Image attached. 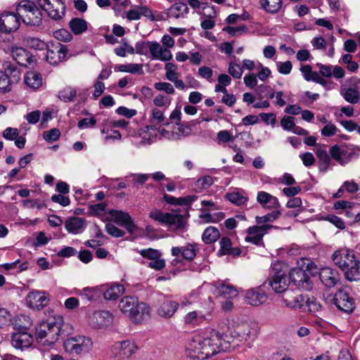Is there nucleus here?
Returning a JSON list of instances; mask_svg holds the SVG:
<instances>
[{
  "instance_id": "obj_1",
  "label": "nucleus",
  "mask_w": 360,
  "mask_h": 360,
  "mask_svg": "<svg viewBox=\"0 0 360 360\" xmlns=\"http://www.w3.org/2000/svg\"><path fill=\"white\" fill-rule=\"evenodd\" d=\"M230 342L224 333L212 330L209 333L194 336L187 346V352L191 359L205 360L220 352L231 351L233 345Z\"/></svg>"
},
{
  "instance_id": "obj_2",
  "label": "nucleus",
  "mask_w": 360,
  "mask_h": 360,
  "mask_svg": "<svg viewBox=\"0 0 360 360\" xmlns=\"http://www.w3.org/2000/svg\"><path fill=\"white\" fill-rule=\"evenodd\" d=\"M121 312L134 323H140L150 314V307L134 296H125L119 302Z\"/></svg>"
},
{
  "instance_id": "obj_3",
  "label": "nucleus",
  "mask_w": 360,
  "mask_h": 360,
  "mask_svg": "<svg viewBox=\"0 0 360 360\" xmlns=\"http://www.w3.org/2000/svg\"><path fill=\"white\" fill-rule=\"evenodd\" d=\"M259 333V328L256 323L244 322L238 323L233 331L229 335L224 334L226 340H229L233 345L231 350L240 345H251L257 338Z\"/></svg>"
},
{
  "instance_id": "obj_4",
  "label": "nucleus",
  "mask_w": 360,
  "mask_h": 360,
  "mask_svg": "<svg viewBox=\"0 0 360 360\" xmlns=\"http://www.w3.org/2000/svg\"><path fill=\"white\" fill-rule=\"evenodd\" d=\"M332 259L342 271H345V276L349 281H355L359 278V261L352 251L347 249H342L335 251L332 255Z\"/></svg>"
},
{
  "instance_id": "obj_5",
  "label": "nucleus",
  "mask_w": 360,
  "mask_h": 360,
  "mask_svg": "<svg viewBox=\"0 0 360 360\" xmlns=\"http://www.w3.org/2000/svg\"><path fill=\"white\" fill-rule=\"evenodd\" d=\"M60 330V321H43L36 328V340L43 346L51 347L58 340Z\"/></svg>"
},
{
  "instance_id": "obj_6",
  "label": "nucleus",
  "mask_w": 360,
  "mask_h": 360,
  "mask_svg": "<svg viewBox=\"0 0 360 360\" xmlns=\"http://www.w3.org/2000/svg\"><path fill=\"white\" fill-rule=\"evenodd\" d=\"M274 274L269 278L267 283L276 293L284 294L288 290L290 284L288 267L282 262H276L273 265Z\"/></svg>"
},
{
  "instance_id": "obj_7",
  "label": "nucleus",
  "mask_w": 360,
  "mask_h": 360,
  "mask_svg": "<svg viewBox=\"0 0 360 360\" xmlns=\"http://www.w3.org/2000/svg\"><path fill=\"white\" fill-rule=\"evenodd\" d=\"M16 11L25 24L38 26L41 23V13L34 2L22 0L17 6Z\"/></svg>"
},
{
  "instance_id": "obj_8",
  "label": "nucleus",
  "mask_w": 360,
  "mask_h": 360,
  "mask_svg": "<svg viewBox=\"0 0 360 360\" xmlns=\"http://www.w3.org/2000/svg\"><path fill=\"white\" fill-rule=\"evenodd\" d=\"M331 158L342 166L350 162L360 155V147L354 145H334L330 148Z\"/></svg>"
},
{
  "instance_id": "obj_9",
  "label": "nucleus",
  "mask_w": 360,
  "mask_h": 360,
  "mask_svg": "<svg viewBox=\"0 0 360 360\" xmlns=\"http://www.w3.org/2000/svg\"><path fill=\"white\" fill-rule=\"evenodd\" d=\"M90 338L77 335L68 338L63 343L65 350L72 355L88 352L92 347Z\"/></svg>"
},
{
  "instance_id": "obj_10",
  "label": "nucleus",
  "mask_w": 360,
  "mask_h": 360,
  "mask_svg": "<svg viewBox=\"0 0 360 360\" xmlns=\"http://www.w3.org/2000/svg\"><path fill=\"white\" fill-rule=\"evenodd\" d=\"M38 4L54 20H61L65 14V6L61 0H38Z\"/></svg>"
},
{
  "instance_id": "obj_11",
  "label": "nucleus",
  "mask_w": 360,
  "mask_h": 360,
  "mask_svg": "<svg viewBox=\"0 0 360 360\" xmlns=\"http://www.w3.org/2000/svg\"><path fill=\"white\" fill-rule=\"evenodd\" d=\"M347 82L350 86L341 85L340 94L347 103L355 104L360 98V78L351 77Z\"/></svg>"
},
{
  "instance_id": "obj_12",
  "label": "nucleus",
  "mask_w": 360,
  "mask_h": 360,
  "mask_svg": "<svg viewBox=\"0 0 360 360\" xmlns=\"http://www.w3.org/2000/svg\"><path fill=\"white\" fill-rule=\"evenodd\" d=\"M50 302L49 295L45 291L32 290L26 296L27 306L34 310H40Z\"/></svg>"
},
{
  "instance_id": "obj_13",
  "label": "nucleus",
  "mask_w": 360,
  "mask_h": 360,
  "mask_svg": "<svg viewBox=\"0 0 360 360\" xmlns=\"http://www.w3.org/2000/svg\"><path fill=\"white\" fill-rule=\"evenodd\" d=\"M282 301L286 307L292 309H301L305 307L307 297L299 291L289 289L283 294Z\"/></svg>"
},
{
  "instance_id": "obj_14",
  "label": "nucleus",
  "mask_w": 360,
  "mask_h": 360,
  "mask_svg": "<svg viewBox=\"0 0 360 360\" xmlns=\"http://www.w3.org/2000/svg\"><path fill=\"white\" fill-rule=\"evenodd\" d=\"M272 228L276 227L269 224L250 226L247 229L248 235L245 236V240L256 245H260L263 244L264 236Z\"/></svg>"
},
{
  "instance_id": "obj_15",
  "label": "nucleus",
  "mask_w": 360,
  "mask_h": 360,
  "mask_svg": "<svg viewBox=\"0 0 360 360\" xmlns=\"http://www.w3.org/2000/svg\"><path fill=\"white\" fill-rule=\"evenodd\" d=\"M113 314L108 310H98L92 313L89 321L93 328H104L112 324Z\"/></svg>"
},
{
  "instance_id": "obj_16",
  "label": "nucleus",
  "mask_w": 360,
  "mask_h": 360,
  "mask_svg": "<svg viewBox=\"0 0 360 360\" xmlns=\"http://www.w3.org/2000/svg\"><path fill=\"white\" fill-rule=\"evenodd\" d=\"M110 219L117 224L124 227L129 233H133L137 230L130 215L121 210H111L108 212Z\"/></svg>"
},
{
  "instance_id": "obj_17",
  "label": "nucleus",
  "mask_w": 360,
  "mask_h": 360,
  "mask_svg": "<svg viewBox=\"0 0 360 360\" xmlns=\"http://www.w3.org/2000/svg\"><path fill=\"white\" fill-rule=\"evenodd\" d=\"M68 49L65 46L57 43L48 46L46 49V58L51 65H58L67 58Z\"/></svg>"
},
{
  "instance_id": "obj_18",
  "label": "nucleus",
  "mask_w": 360,
  "mask_h": 360,
  "mask_svg": "<svg viewBox=\"0 0 360 360\" xmlns=\"http://www.w3.org/2000/svg\"><path fill=\"white\" fill-rule=\"evenodd\" d=\"M179 306L177 302L163 297L159 300L156 307V313L161 318L170 319L175 314Z\"/></svg>"
},
{
  "instance_id": "obj_19",
  "label": "nucleus",
  "mask_w": 360,
  "mask_h": 360,
  "mask_svg": "<svg viewBox=\"0 0 360 360\" xmlns=\"http://www.w3.org/2000/svg\"><path fill=\"white\" fill-rule=\"evenodd\" d=\"M20 26V19L14 13L4 12L0 15V32L9 33L16 31Z\"/></svg>"
},
{
  "instance_id": "obj_20",
  "label": "nucleus",
  "mask_w": 360,
  "mask_h": 360,
  "mask_svg": "<svg viewBox=\"0 0 360 360\" xmlns=\"http://www.w3.org/2000/svg\"><path fill=\"white\" fill-rule=\"evenodd\" d=\"M333 302L335 306L340 310L349 313L354 309L353 298L343 290H338L334 295Z\"/></svg>"
},
{
  "instance_id": "obj_21",
  "label": "nucleus",
  "mask_w": 360,
  "mask_h": 360,
  "mask_svg": "<svg viewBox=\"0 0 360 360\" xmlns=\"http://www.w3.org/2000/svg\"><path fill=\"white\" fill-rule=\"evenodd\" d=\"M290 279L299 288L308 289L311 286V281L305 271L301 268L292 269L288 274Z\"/></svg>"
},
{
  "instance_id": "obj_22",
  "label": "nucleus",
  "mask_w": 360,
  "mask_h": 360,
  "mask_svg": "<svg viewBox=\"0 0 360 360\" xmlns=\"http://www.w3.org/2000/svg\"><path fill=\"white\" fill-rule=\"evenodd\" d=\"M215 287V294L225 298L233 299L238 296V290L226 281H217L213 283Z\"/></svg>"
},
{
  "instance_id": "obj_23",
  "label": "nucleus",
  "mask_w": 360,
  "mask_h": 360,
  "mask_svg": "<svg viewBox=\"0 0 360 360\" xmlns=\"http://www.w3.org/2000/svg\"><path fill=\"white\" fill-rule=\"evenodd\" d=\"M13 58L21 66L27 67L34 63L33 56L22 48H13L11 51Z\"/></svg>"
},
{
  "instance_id": "obj_24",
  "label": "nucleus",
  "mask_w": 360,
  "mask_h": 360,
  "mask_svg": "<svg viewBox=\"0 0 360 360\" xmlns=\"http://www.w3.org/2000/svg\"><path fill=\"white\" fill-rule=\"evenodd\" d=\"M33 338L31 334L27 332H18L13 334L11 337L12 345L19 349H24L32 345Z\"/></svg>"
},
{
  "instance_id": "obj_25",
  "label": "nucleus",
  "mask_w": 360,
  "mask_h": 360,
  "mask_svg": "<svg viewBox=\"0 0 360 360\" xmlns=\"http://www.w3.org/2000/svg\"><path fill=\"white\" fill-rule=\"evenodd\" d=\"M85 227L86 221L82 217H72L67 219L65 221V228L71 234L81 233L84 231Z\"/></svg>"
},
{
  "instance_id": "obj_26",
  "label": "nucleus",
  "mask_w": 360,
  "mask_h": 360,
  "mask_svg": "<svg viewBox=\"0 0 360 360\" xmlns=\"http://www.w3.org/2000/svg\"><path fill=\"white\" fill-rule=\"evenodd\" d=\"M150 48V53L153 59L160 61H169L172 59L173 56L170 50L162 47L158 42L153 41Z\"/></svg>"
},
{
  "instance_id": "obj_27",
  "label": "nucleus",
  "mask_w": 360,
  "mask_h": 360,
  "mask_svg": "<svg viewBox=\"0 0 360 360\" xmlns=\"http://www.w3.org/2000/svg\"><path fill=\"white\" fill-rule=\"evenodd\" d=\"M246 303L252 306H259L267 300V295L261 289H250L245 297Z\"/></svg>"
},
{
  "instance_id": "obj_28",
  "label": "nucleus",
  "mask_w": 360,
  "mask_h": 360,
  "mask_svg": "<svg viewBox=\"0 0 360 360\" xmlns=\"http://www.w3.org/2000/svg\"><path fill=\"white\" fill-rule=\"evenodd\" d=\"M114 349L118 351L116 355L120 357H129L134 354L138 349L136 345L129 340L116 342L114 346Z\"/></svg>"
},
{
  "instance_id": "obj_29",
  "label": "nucleus",
  "mask_w": 360,
  "mask_h": 360,
  "mask_svg": "<svg viewBox=\"0 0 360 360\" xmlns=\"http://www.w3.org/2000/svg\"><path fill=\"white\" fill-rule=\"evenodd\" d=\"M141 16H145L151 20H155L152 11L146 6H136L129 9L126 13V17L129 20H137Z\"/></svg>"
},
{
  "instance_id": "obj_30",
  "label": "nucleus",
  "mask_w": 360,
  "mask_h": 360,
  "mask_svg": "<svg viewBox=\"0 0 360 360\" xmlns=\"http://www.w3.org/2000/svg\"><path fill=\"white\" fill-rule=\"evenodd\" d=\"M319 277L323 284L328 288L333 287L339 280L338 272L329 267L322 268Z\"/></svg>"
},
{
  "instance_id": "obj_31",
  "label": "nucleus",
  "mask_w": 360,
  "mask_h": 360,
  "mask_svg": "<svg viewBox=\"0 0 360 360\" xmlns=\"http://www.w3.org/2000/svg\"><path fill=\"white\" fill-rule=\"evenodd\" d=\"M102 294L106 300H115L125 291V288L121 284H113L110 286L101 285Z\"/></svg>"
},
{
  "instance_id": "obj_32",
  "label": "nucleus",
  "mask_w": 360,
  "mask_h": 360,
  "mask_svg": "<svg viewBox=\"0 0 360 360\" xmlns=\"http://www.w3.org/2000/svg\"><path fill=\"white\" fill-rule=\"evenodd\" d=\"M257 201L262 207L268 209H277L280 206L278 198L265 191L257 193Z\"/></svg>"
},
{
  "instance_id": "obj_33",
  "label": "nucleus",
  "mask_w": 360,
  "mask_h": 360,
  "mask_svg": "<svg viewBox=\"0 0 360 360\" xmlns=\"http://www.w3.org/2000/svg\"><path fill=\"white\" fill-rule=\"evenodd\" d=\"M206 320V314L197 310L188 312L184 317V323L192 327L199 326Z\"/></svg>"
},
{
  "instance_id": "obj_34",
  "label": "nucleus",
  "mask_w": 360,
  "mask_h": 360,
  "mask_svg": "<svg viewBox=\"0 0 360 360\" xmlns=\"http://www.w3.org/2000/svg\"><path fill=\"white\" fill-rule=\"evenodd\" d=\"M69 28L75 35L86 32L89 28V22L83 18H73L68 23Z\"/></svg>"
},
{
  "instance_id": "obj_35",
  "label": "nucleus",
  "mask_w": 360,
  "mask_h": 360,
  "mask_svg": "<svg viewBox=\"0 0 360 360\" xmlns=\"http://www.w3.org/2000/svg\"><path fill=\"white\" fill-rule=\"evenodd\" d=\"M24 82L30 89H38L41 86L43 79L39 73L34 71H30L25 75Z\"/></svg>"
},
{
  "instance_id": "obj_36",
  "label": "nucleus",
  "mask_w": 360,
  "mask_h": 360,
  "mask_svg": "<svg viewBox=\"0 0 360 360\" xmlns=\"http://www.w3.org/2000/svg\"><path fill=\"white\" fill-rule=\"evenodd\" d=\"M261 8L266 13L275 14L282 8V0H259Z\"/></svg>"
},
{
  "instance_id": "obj_37",
  "label": "nucleus",
  "mask_w": 360,
  "mask_h": 360,
  "mask_svg": "<svg viewBox=\"0 0 360 360\" xmlns=\"http://www.w3.org/2000/svg\"><path fill=\"white\" fill-rule=\"evenodd\" d=\"M165 224L172 226L176 229H184L185 222L181 214L168 212Z\"/></svg>"
},
{
  "instance_id": "obj_38",
  "label": "nucleus",
  "mask_w": 360,
  "mask_h": 360,
  "mask_svg": "<svg viewBox=\"0 0 360 360\" xmlns=\"http://www.w3.org/2000/svg\"><path fill=\"white\" fill-rule=\"evenodd\" d=\"M220 237V233L215 226H208L204 231L202 235V240L207 244L212 243L217 241Z\"/></svg>"
},
{
  "instance_id": "obj_39",
  "label": "nucleus",
  "mask_w": 360,
  "mask_h": 360,
  "mask_svg": "<svg viewBox=\"0 0 360 360\" xmlns=\"http://www.w3.org/2000/svg\"><path fill=\"white\" fill-rule=\"evenodd\" d=\"M102 294V286L86 287L80 292V295L88 300H95Z\"/></svg>"
},
{
  "instance_id": "obj_40",
  "label": "nucleus",
  "mask_w": 360,
  "mask_h": 360,
  "mask_svg": "<svg viewBox=\"0 0 360 360\" xmlns=\"http://www.w3.org/2000/svg\"><path fill=\"white\" fill-rule=\"evenodd\" d=\"M201 212L202 213L199 215V219H200V223L203 224L215 223L224 219L225 217L223 212H219L212 215L210 213L207 212L205 209H201Z\"/></svg>"
},
{
  "instance_id": "obj_41",
  "label": "nucleus",
  "mask_w": 360,
  "mask_h": 360,
  "mask_svg": "<svg viewBox=\"0 0 360 360\" xmlns=\"http://www.w3.org/2000/svg\"><path fill=\"white\" fill-rule=\"evenodd\" d=\"M188 7L186 4L184 3H178L172 5L168 11V15L170 18H179L185 13H186Z\"/></svg>"
},
{
  "instance_id": "obj_42",
  "label": "nucleus",
  "mask_w": 360,
  "mask_h": 360,
  "mask_svg": "<svg viewBox=\"0 0 360 360\" xmlns=\"http://www.w3.org/2000/svg\"><path fill=\"white\" fill-rule=\"evenodd\" d=\"M77 96V91L72 86H65L58 92V98L64 102H73Z\"/></svg>"
},
{
  "instance_id": "obj_43",
  "label": "nucleus",
  "mask_w": 360,
  "mask_h": 360,
  "mask_svg": "<svg viewBox=\"0 0 360 360\" xmlns=\"http://www.w3.org/2000/svg\"><path fill=\"white\" fill-rule=\"evenodd\" d=\"M116 69L119 72H129L131 74H142L143 73V65L136 63H128L122 64L118 65Z\"/></svg>"
},
{
  "instance_id": "obj_44",
  "label": "nucleus",
  "mask_w": 360,
  "mask_h": 360,
  "mask_svg": "<svg viewBox=\"0 0 360 360\" xmlns=\"http://www.w3.org/2000/svg\"><path fill=\"white\" fill-rule=\"evenodd\" d=\"M316 155L320 161V169L326 171L330 164V157L328 152L321 148L316 150Z\"/></svg>"
},
{
  "instance_id": "obj_45",
  "label": "nucleus",
  "mask_w": 360,
  "mask_h": 360,
  "mask_svg": "<svg viewBox=\"0 0 360 360\" xmlns=\"http://www.w3.org/2000/svg\"><path fill=\"white\" fill-rule=\"evenodd\" d=\"M4 73L6 74L8 77L11 79L12 78L15 82L18 81L20 78V70L18 68L16 65L11 63H6L5 64Z\"/></svg>"
},
{
  "instance_id": "obj_46",
  "label": "nucleus",
  "mask_w": 360,
  "mask_h": 360,
  "mask_svg": "<svg viewBox=\"0 0 360 360\" xmlns=\"http://www.w3.org/2000/svg\"><path fill=\"white\" fill-rule=\"evenodd\" d=\"M164 120L165 116L163 112L158 108H153L152 110V116L150 117V122L152 124L148 127V129L154 130V129H156V124L163 122Z\"/></svg>"
},
{
  "instance_id": "obj_47",
  "label": "nucleus",
  "mask_w": 360,
  "mask_h": 360,
  "mask_svg": "<svg viewBox=\"0 0 360 360\" xmlns=\"http://www.w3.org/2000/svg\"><path fill=\"white\" fill-rule=\"evenodd\" d=\"M198 249L197 245L192 243H188L185 246L182 247V257L189 261L193 260Z\"/></svg>"
},
{
  "instance_id": "obj_48",
  "label": "nucleus",
  "mask_w": 360,
  "mask_h": 360,
  "mask_svg": "<svg viewBox=\"0 0 360 360\" xmlns=\"http://www.w3.org/2000/svg\"><path fill=\"white\" fill-rule=\"evenodd\" d=\"M177 70V65L173 63H167L165 64V77L169 82H172L173 80L179 77Z\"/></svg>"
},
{
  "instance_id": "obj_49",
  "label": "nucleus",
  "mask_w": 360,
  "mask_h": 360,
  "mask_svg": "<svg viewBox=\"0 0 360 360\" xmlns=\"http://www.w3.org/2000/svg\"><path fill=\"white\" fill-rule=\"evenodd\" d=\"M226 198L232 203L237 205H243L247 200V198L240 192L233 191L228 193L226 195Z\"/></svg>"
},
{
  "instance_id": "obj_50",
  "label": "nucleus",
  "mask_w": 360,
  "mask_h": 360,
  "mask_svg": "<svg viewBox=\"0 0 360 360\" xmlns=\"http://www.w3.org/2000/svg\"><path fill=\"white\" fill-rule=\"evenodd\" d=\"M25 41L29 47L36 50H44L48 47L47 44L44 41L37 38L27 37Z\"/></svg>"
},
{
  "instance_id": "obj_51",
  "label": "nucleus",
  "mask_w": 360,
  "mask_h": 360,
  "mask_svg": "<svg viewBox=\"0 0 360 360\" xmlns=\"http://www.w3.org/2000/svg\"><path fill=\"white\" fill-rule=\"evenodd\" d=\"M281 213L278 210H274L263 217H256L255 220L257 224H262L266 222H272L279 218Z\"/></svg>"
},
{
  "instance_id": "obj_52",
  "label": "nucleus",
  "mask_w": 360,
  "mask_h": 360,
  "mask_svg": "<svg viewBox=\"0 0 360 360\" xmlns=\"http://www.w3.org/2000/svg\"><path fill=\"white\" fill-rule=\"evenodd\" d=\"M11 90V80L6 74L0 71V93L5 94Z\"/></svg>"
},
{
  "instance_id": "obj_53",
  "label": "nucleus",
  "mask_w": 360,
  "mask_h": 360,
  "mask_svg": "<svg viewBox=\"0 0 360 360\" xmlns=\"http://www.w3.org/2000/svg\"><path fill=\"white\" fill-rule=\"evenodd\" d=\"M213 184V179L210 176H205L199 179L195 184V188L198 191H202L208 188Z\"/></svg>"
},
{
  "instance_id": "obj_54",
  "label": "nucleus",
  "mask_w": 360,
  "mask_h": 360,
  "mask_svg": "<svg viewBox=\"0 0 360 360\" xmlns=\"http://www.w3.org/2000/svg\"><path fill=\"white\" fill-rule=\"evenodd\" d=\"M139 253L143 257L150 261L162 256V253L159 250L153 248L142 249L139 250Z\"/></svg>"
},
{
  "instance_id": "obj_55",
  "label": "nucleus",
  "mask_w": 360,
  "mask_h": 360,
  "mask_svg": "<svg viewBox=\"0 0 360 360\" xmlns=\"http://www.w3.org/2000/svg\"><path fill=\"white\" fill-rule=\"evenodd\" d=\"M54 37L61 41H70L72 39V35L70 32L66 29H60L53 32Z\"/></svg>"
},
{
  "instance_id": "obj_56",
  "label": "nucleus",
  "mask_w": 360,
  "mask_h": 360,
  "mask_svg": "<svg viewBox=\"0 0 360 360\" xmlns=\"http://www.w3.org/2000/svg\"><path fill=\"white\" fill-rule=\"evenodd\" d=\"M154 88L158 91H164L168 94H174L175 89L172 84L166 82H159L154 84Z\"/></svg>"
},
{
  "instance_id": "obj_57",
  "label": "nucleus",
  "mask_w": 360,
  "mask_h": 360,
  "mask_svg": "<svg viewBox=\"0 0 360 360\" xmlns=\"http://www.w3.org/2000/svg\"><path fill=\"white\" fill-rule=\"evenodd\" d=\"M60 132L59 129H58L56 128H53L49 131H46L43 134L44 139L47 142H49V143L57 141L60 138Z\"/></svg>"
},
{
  "instance_id": "obj_58",
  "label": "nucleus",
  "mask_w": 360,
  "mask_h": 360,
  "mask_svg": "<svg viewBox=\"0 0 360 360\" xmlns=\"http://www.w3.org/2000/svg\"><path fill=\"white\" fill-rule=\"evenodd\" d=\"M243 70L241 66L236 63H230L229 65V73L236 79H240L243 75Z\"/></svg>"
},
{
  "instance_id": "obj_59",
  "label": "nucleus",
  "mask_w": 360,
  "mask_h": 360,
  "mask_svg": "<svg viewBox=\"0 0 360 360\" xmlns=\"http://www.w3.org/2000/svg\"><path fill=\"white\" fill-rule=\"evenodd\" d=\"M300 70L304 79L308 82L313 81L316 77L315 75L318 74V72L312 71L309 65H302Z\"/></svg>"
},
{
  "instance_id": "obj_60",
  "label": "nucleus",
  "mask_w": 360,
  "mask_h": 360,
  "mask_svg": "<svg viewBox=\"0 0 360 360\" xmlns=\"http://www.w3.org/2000/svg\"><path fill=\"white\" fill-rule=\"evenodd\" d=\"M153 41H139L135 45L136 53L140 55H146L150 51V45Z\"/></svg>"
},
{
  "instance_id": "obj_61",
  "label": "nucleus",
  "mask_w": 360,
  "mask_h": 360,
  "mask_svg": "<svg viewBox=\"0 0 360 360\" xmlns=\"http://www.w3.org/2000/svg\"><path fill=\"white\" fill-rule=\"evenodd\" d=\"M155 129L158 130L159 134L163 138L172 141L178 140L179 136L174 131H169L161 126Z\"/></svg>"
},
{
  "instance_id": "obj_62",
  "label": "nucleus",
  "mask_w": 360,
  "mask_h": 360,
  "mask_svg": "<svg viewBox=\"0 0 360 360\" xmlns=\"http://www.w3.org/2000/svg\"><path fill=\"white\" fill-rule=\"evenodd\" d=\"M305 307H307V310L312 313L318 312L321 310V305L316 301L314 297L307 298L305 304Z\"/></svg>"
},
{
  "instance_id": "obj_63",
  "label": "nucleus",
  "mask_w": 360,
  "mask_h": 360,
  "mask_svg": "<svg viewBox=\"0 0 360 360\" xmlns=\"http://www.w3.org/2000/svg\"><path fill=\"white\" fill-rule=\"evenodd\" d=\"M277 70L280 74L289 75L292 70V65L289 60L285 62H278L276 63Z\"/></svg>"
},
{
  "instance_id": "obj_64",
  "label": "nucleus",
  "mask_w": 360,
  "mask_h": 360,
  "mask_svg": "<svg viewBox=\"0 0 360 360\" xmlns=\"http://www.w3.org/2000/svg\"><path fill=\"white\" fill-rule=\"evenodd\" d=\"M171 103V98L162 94L157 95L153 99V104L157 107L169 106Z\"/></svg>"
}]
</instances>
